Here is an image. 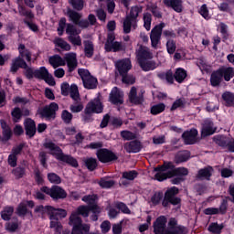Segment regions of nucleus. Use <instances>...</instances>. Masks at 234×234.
Instances as JSON below:
<instances>
[{
  "mask_svg": "<svg viewBox=\"0 0 234 234\" xmlns=\"http://www.w3.org/2000/svg\"><path fill=\"white\" fill-rule=\"evenodd\" d=\"M154 171L156 173L154 178L158 182H164V180L175 178V176L186 178L189 175L187 168L184 166L176 167L171 161H165L163 165L154 167Z\"/></svg>",
  "mask_w": 234,
  "mask_h": 234,
  "instance_id": "nucleus-1",
  "label": "nucleus"
},
{
  "mask_svg": "<svg viewBox=\"0 0 234 234\" xmlns=\"http://www.w3.org/2000/svg\"><path fill=\"white\" fill-rule=\"evenodd\" d=\"M180 193V189L176 186H171L166 191H157L151 197V202L154 206H158L162 203L163 207H169V206H180L182 198L176 197Z\"/></svg>",
  "mask_w": 234,
  "mask_h": 234,
  "instance_id": "nucleus-2",
  "label": "nucleus"
},
{
  "mask_svg": "<svg viewBox=\"0 0 234 234\" xmlns=\"http://www.w3.org/2000/svg\"><path fill=\"white\" fill-rule=\"evenodd\" d=\"M165 23L161 22L154 26L150 32V41L153 48H158L159 45H162V36L165 37L166 41L169 39L176 38V33L173 29H165Z\"/></svg>",
  "mask_w": 234,
  "mask_h": 234,
  "instance_id": "nucleus-3",
  "label": "nucleus"
},
{
  "mask_svg": "<svg viewBox=\"0 0 234 234\" xmlns=\"http://www.w3.org/2000/svg\"><path fill=\"white\" fill-rule=\"evenodd\" d=\"M43 145L45 149H49V151H51L50 154H52V156H55L57 160H59L60 162H65V164H68V165H70L71 167L76 168L80 166V164L78 163V160L76 158L72 157V155L63 154V150H61V148L53 142H46Z\"/></svg>",
  "mask_w": 234,
  "mask_h": 234,
  "instance_id": "nucleus-4",
  "label": "nucleus"
},
{
  "mask_svg": "<svg viewBox=\"0 0 234 234\" xmlns=\"http://www.w3.org/2000/svg\"><path fill=\"white\" fill-rule=\"evenodd\" d=\"M103 112V103L100 97L91 100L85 107L82 116V122L91 123L94 122L93 114H101Z\"/></svg>",
  "mask_w": 234,
  "mask_h": 234,
  "instance_id": "nucleus-5",
  "label": "nucleus"
},
{
  "mask_svg": "<svg viewBox=\"0 0 234 234\" xmlns=\"http://www.w3.org/2000/svg\"><path fill=\"white\" fill-rule=\"evenodd\" d=\"M153 59V53L147 49L140 48L137 53V63L144 72L156 69V62Z\"/></svg>",
  "mask_w": 234,
  "mask_h": 234,
  "instance_id": "nucleus-6",
  "label": "nucleus"
},
{
  "mask_svg": "<svg viewBox=\"0 0 234 234\" xmlns=\"http://www.w3.org/2000/svg\"><path fill=\"white\" fill-rule=\"evenodd\" d=\"M69 226L71 229V234H88L90 231V225L83 223V219L76 214L69 216Z\"/></svg>",
  "mask_w": 234,
  "mask_h": 234,
  "instance_id": "nucleus-7",
  "label": "nucleus"
},
{
  "mask_svg": "<svg viewBox=\"0 0 234 234\" xmlns=\"http://www.w3.org/2000/svg\"><path fill=\"white\" fill-rule=\"evenodd\" d=\"M144 12V7L142 5H133L130 9V14L126 16L123 20V32L124 34H131V28L133 27V23H136L138 21V16Z\"/></svg>",
  "mask_w": 234,
  "mask_h": 234,
  "instance_id": "nucleus-8",
  "label": "nucleus"
},
{
  "mask_svg": "<svg viewBox=\"0 0 234 234\" xmlns=\"http://www.w3.org/2000/svg\"><path fill=\"white\" fill-rule=\"evenodd\" d=\"M58 111L59 105L57 102H51L48 105H45L42 108H38L37 111V114H38L41 120L52 122L56 120V115Z\"/></svg>",
  "mask_w": 234,
  "mask_h": 234,
  "instance_id": "nucleus-9",
  "label": "nucleus"
},
{
  "mask_svg": "<svg viewBox=\"0 0 234 234\" xmlns=\"http://www.w3.org/2000/svg\"><path fill=\"white\" fill-rule=\"evenodd\" d=\"M40 191L48 195L52 200H63L67 197V191L58 185H53L51 187L44 186L40 188Z\"/></svg>",
  "mask_w": 234,
  "mask_h": 234,
  "instance_id": "nucleus-10",
  "label": "nucleus"
},
{
  "mask_svg": "<svg viewBox=\"0 0 234 234\" xmlns=\"http://www.w3.org/2000/svg\"><path fill=\"white\" fill-rule=\"evenodd\" d=\"M78 74L82 80L84 89L90 90L98 88V79L90 75V71H89V69H79Z\"/></svg>",
  "mask_w": 234,
  "mask_h": 234,
  "instance_id": "nucleus-11",
  "label": "nucleus"
},
{
  "mask_svg": "<svg viewBox=\"0 0 234 234\" xmlns=\"http://www.w3.org/2000/svg\"><path fill=\"white\" fill-rule=\"evenodd\" d=\"M96 156L101 164H112L118 160V155L110 149L101 148L97 150Z\"/></svg>",
  "mask_w": 234,
  "mask_h": 234,
  "instance_id": "nucleus-12",
  "label": "nucleus"
},
{
  "mask_svg": "<svg viewBox=\"0 0 234 234\" xmlns=\"http://www.w3.org/2000/svg\"><path fill=\"white\" fill-rule=\"evenodd\" d=\"M66 34L68 35V41L73 47H81V37H80V31L74 25L70 23L67 25Z\"/></svg>",
  "mask_w": 234,
  "mask_h": 234,
  "instance_id": "nucleus-13",
  "label": "nucleus"
},
{
  "mask_svg": "<svg viewBox=\"0 0 234 234\" xmlns=\"http://www.w3.org/2000/svg\"><path fill=\"white\" fill-rule=\"evenodd\" d=\"M165 234H187V228L184 225H178V220L171 218L168 221Z\"/></svg>",
  "mask_w": 234,
  "mask_h": 234,
  "instance_id": "nucleus-14",
  "label": "nucleus"
},
{
  "mask_svg": "<svg viewBox=\"0 0 234 234\" xmlns=\"http://www.w3.org/2000/svg\"><path fill=\"white\" fill-rule=\"evenodd\" d=\"M154 234H165L167 231V218L159 216L153 224Z\"/></svg>",
  "mask_w": 234,
  "mask_h": 234,
  "instance_id": "nucleus-15",
  "label": "nucleus"
},
{
  "mask_svg": "<svg viewBox=\"0 0 234 234\" xmlns=\"http://www.w3.org/2000/svg\"><path fill=\"white\" fill-rule=\"evenodd\" d=\"M24 129L26 132V136L28 140H32L37 133V128L36 127V121L32 118H26L24 121Z\"/></svg>",
  "mask_w": 234,
  "mask_h": 234,
  "instance_id": "nucleus-16",
  "label": "nucleus"
},
{
  "mask_svg": "<svg viewBox=\"0 0 234 234\" xmlns=\"http://www.w3.org/2000/svg\"><path fill=\"white\" fill-rule=\"evenodd\" d=\"M115 67L120 76H125V74H129V70L133 69V64L131 58H122L115 63Z\"/></svg>",
  "mask_w": 234,
  "mask_h": 234,
  "instance_id": "nucleus-17",
  "label": "nucleus"
},
{
  "mask_svg": "<svg viewBox=\"0 0 234 234\" xmlns=\"http://www.w3.org/2000/svg\"><path fill=\"white\" fill-rule=\"evenodd\" d=\"M215 126V123H213V121L207 119L202 123L201 127V136L202 138H207V136H211L217 133V128H213Z\"/></svg>",
  "mask_w": 234,
  "mask_h": 234,
  "instance_id": "nucleus-18",
  "label": "nucleus"
},
{
  "mask_svg": "<svg viewBox=\"0 0 234 234\" xmlns=\"http://www.w3.org/2000/svg\"><path fill=\"white\" fill-rule=\"evenodd\" d=\"M48 215L49 220H61L67 217V211L63 208H56L54 207H48Z\"/></svg>",
  "mask_w": 234,
  "mask_h": 234,
  "instance_id": "nucleus-19",
  "label": "nucleus"
},
{
  "mask_svg": "<svg viewBox=\"0 0 234 234\" xmlns=\"http://www.w3.org/2000/svg\"><path fill=\"white\" fill-rule=\"evenodd\" d=\"M130 103L133 105H143L144 101V92L138 94L136 87H132L128 95Z\"/></svg>",
  "mask_w": 234,
  "mask_h": 234,
  "instance_id": "nucleus-20",
  "label": "nucleus"
},
{
  "mask_svg": "<svg viewBox=\"0 0 234 234\" xmlns=\"http://www.w3.org/2000/svg\"><path fill=\"white\" fill-rule=\"evenodd\" d=\"M197 136H198V130L192 128L189 131H186L182 133V138L186 145H193L197 142Z\"/></svg>",
  "mask_w": 234,
  "mask_h": 234,
  "instance_id": "nucleus-21",
  "label": "nucleus"
},
{
  "mask_svg": "<svg viewBox=\"0 0 234 234\" xmlns=\"http://www.w3.org/2000/svg\"><path fill=\"white\" fill-rule=\"evenodd\" d=\"M64 61L67 63L69 72H74V70H76L78 68V58L76 53H67L64 56Z\"/></svg>",
  "mask_w": 234,
  "mask_h": 234,
  "instance_id": "nucleus-22",
  "label": "nucleus"
},
{
  "mask_svg": "<svg viewBox=\"0 0 234 234\" xmlns=\"http://www.w3.org/2000/svg\"><path fill=\"white\" fill-rule=\"evenodd\" d=\"M109 101L112 103V105H123V95L118 87H114L109 96Z\"/></svg>",
  "mask_w": 234,
  "mask_h": 234,
  "instance_id": "nucleus-23",
  "label": "nucleus"
},
{
  "mask_svg": "<svg viewBox=\"0 0 234 234\" xmlns=\"http://www.w3.org/2000/svg\"><path fill=\"white\" fill-rule=\"evenodd\" d=\"M124 149L126 153L136 154V153H140V151L144 149V144H142V142H140L139 140H133L129 143H126L124 145Z\"/></svg>",
  "mask_w": 234,
  "mask_h": 234,
  "instance_id": "nucleus-24",
  "label": "nucleus"
},
{
  "mask_svg": "<svg viewBox=\"0 0 234 234\" xmlns=\"http://www.w3.org/2000/svg\"><path fill=\"white\" fill-rule=\"evenodd\" d=\"M0 125L2 129V142H8L12 136V128H10V125H8V122L5 121V119L0 120Z\"/></svg>",
  "mask_w": 234,
  "mask_h": 234,
  "instance_id": "nucleus-25",
  "label": "nucleus"
},
{
  "mask_svg": "<svg viewBox=\"0 0 234 234\" xmlns=\"http://www.w3.org/2000/svg\"><path fill=\"white\" fill-rule=\"evenodd\" d=\"M213 176V166H206L197 171L196 178L197 180H211Z\"/></svg>",
  "mask_w": 234,
  "mask_h": 234,
  "instance_id": "nucleus-26",
  "label": "nucleus"
},
{
  "mask_svg": "<svg viewBox=\"0 0 234 234\" xmlns=\"http://www.w3.org/2000/svg\"><path fill=\"white\" fill-rule=\"evenodd\" d=\"M222 81H224V79H222V74L220 73V69H218L210 74V85L211 87H220L222 85Z\"/></svg>",
  "mask_w": 234,
  "mask_h": 234,
  "instance_id": "nucleus-27",
  "label": "nucleus"
},
{
  "mask_svg": "<svg viewBox=\"0 0 234 234\" xmlns=\"http://www.w3.org/2000/svg\"><path fill=\"white\" fill-rule=\"evenodd\" d=\"M221 77L224 81H231L232 78H234V68L233 67H226L221 66L218 68Z\"/></svg>",
  "mask_w": 234,
  "mask_h": 234,
  "instance_id": "nucleus-28",
  "label": "nucleus"
},
{
  "mask_svg": "<svg viewBox=\"0 0 234 234\" xmlns=\"http://www.w3.org/2000/svg\"><path fill=\"white\" fill-rule=\"evenodd\" d=\"M27 61H25V58H21V57H16L15 59H13V62L11 64V72L16 73L19 70V69H27Z\"/></svg>",
  "mask_w": 234,
  "mask_h": 234,
  "instance_id": "nucleus-29",
  "label": "nucleus"
},
{
  "mask_svg": "<svg viewBox=\"0 0 234 234\" xmlns=\"http://www.w3.org/2000/svg\"><path fill=\"white\" fill-rule=\"evenodd\" d=\"M163 3L167 8H173L177 14L182 12V0H163Z\"/></svg>",
  "mask_w": 234,
  "mask_h": 234,
  "instance_id": "nucleus-30",
  "label": "nucleus"
},
{
  "mask_svg": "<svg viewBox=\"0 0 234 234\" xmlns=\"http://www.w3.org/2000/svg\"><path fill=\"white\" fill-rule=\"evenodd\" d=\"M18 52V58H21L22 59L26 58V61H27V63H30V61H32V53L27 48L25 44H19Z\"/></svg>",
  "mask_w": 234,
  "mask_h": 234,
  "instance_id": "nucleus-31",
  "label": "nucleus"
},
{
  "mask_svg": "<svg viewBox=\"0 0 234 234\" xmlns=\"http://www.w3.org/2000/svg\"><path fill=\"white\" fill-rule=\"evenodd\" d=\"M157 78H159V80H165V81H167V83H170V85H173V83H175V73H173L172 69H168L166 70V72H159L157 74Z\"/></svg>",
  "mask_w": 234,
  "mask_h": 234,
  "instance_id": "nucleus-32",
  "label": "nucleus"
},
{
  "mask_svg": "<svg viewBox=\"0 0 234 234\" xmlns=\"http://www.w3.org/2000/svg\"><path fill=\"white\" fill-rule=\"evenodd\" d=\"M223 105L225 107H234V93L231 91H225L222 93Z\"/></svg>",
  "mask_w": 234,
  "mask_h": 234,
  "instance_id": "nucleus-33",
  "label": "nucleus"
},
{
  "mask_svg": "<svg viewBox=\"0 0 234 234\" xmlns=\"http://www.w3.org/2000/svg\"><path fill=\"white\" fill-rule=\"evenodd\" d=\"M187 78V71L184 68H177L174 73V80L177 83H184V80Z\"/></svg>",
  "mask_w": 234,
  "mask_h": 234,
  "instance_id": "nucleus-34",
  "label": "nucleus"
},
{
  "mask_svg": "<svg viewBox=\"0 0 234 234\" xmlns=\"http://www.w3.org/2000/svg\"><path fill=\"white\" fill-rule=\"evenodd\" d=\"M84 45V55L86 58H92L94 56V43L90 40H84L83 41Z\"/></svg>",
  "mask_w": 234,
  "mask_h": 234,
  "instance_id": "nucleus-35",
  "label": "nucleus"
},
{
  "mask_svg": "<svg viewBox=\"0 0 234 234\" xmlns=\"http://www.w3.org/2000/svg\"><path fill=\"white\" fill-rule=\"evenodd\" d=\"M90 213V207L81 205L78 207L76 212H72L71 215H76L77 217H83L84 218H87L89 217V214Z\"/></svg>",
  "mask_w": 234,
  "mask_h": 234,
  "instance_id": "nucleus-36",
  "label": "nucleus"
},
{
  "mask_svg": "<svg viewBox=\"0 0 234 234\" xmlns=\"http://www.w3.org/2000/svg\"><path fill=\"white\" fill-rule=\"evenodd\" d=\"M2 220L8 222L12 218V215H14V207L6 206L0 212Z\"/></svg>",
  "mask_w": 234,
  "mask_h": 234,
  "instance_id": "nucleus-37",
  "label": "nucleus"
},
{
  "mask_svg": "<svg viewBox=\"0 0 234 234\" xmlns=\"http://www.w3.org/2000/svg\"><path fill=\"white\" fill-rule=\"evenodd\" d=\"M213 140L217 145L222 147L223 149H226V147H229V141L226 135H216L214 136Z\"/></svg>",
  "mask_w": 234,
  "mask_h": 234,
  "instance_id": "nucleus-38",
  "label": "nucleus"
},
{
  "mask_svg": "<svg viewBox=\"0 0 234 234\" xmlns=\"http://www.w3.org/2000/svg\"><path fill=\"white\" fill-rule=\"evenodd\" d=\"M49 64L53 67V69H58V67H63L65 65V60L61 56L55 55L49 58Z\"/></svg>",
  "mask_w": 234,
  "mask_h": 234,
  "instance_id": "nucleus-39",
  "label": "nucleus"
},
{
  "mask_svg": "<svg viewBox=\"0 0 234 234\" xmlns=\"http://www.w3.org/2000/svg\"><path fill=\"white\" fill-rule=\"evenodd\" d=\"M219 32L221 34L223 43H226L228 39H229V27L226 25V23H219Z\"/></svg>",
  "mask_w": 234,
  "mask_h": 234,
  "instance_id": "nucleus-40",
  "label": "nucleus"
},
{
  "mask_svg": "<svg viewBox=\"0 0 234 234\" xmlns=\"http://www.w3.org/2000/svg\"><path fill=\"white\" fill-rule=\"evenodd\" d=\"M164 111H165V104L164 102L154 104L150 108V112L153 116H158V114H162Z\"/></svg>",
  "mask_w": 234,
  "mask_h": 234,
  "instance_id": "nucleus-41",
  "label": "nucleus"
},
{
  "mask_svg": "<svg viewBox=\"0 0 234 234\" xmlns=\"http://www.w3.org/2000/svg\"><path fill=\"white\" fill-rule=\"evenodd\" d=\"M106 52H122V50H125V47L122 44V42L115 41L108 48H105Z\"/></svg>",
  "mask_w": 234,
  "mask_h": 234,
  "instance_id": "nucleus-42",
  "label": "nucleus"
},
{
  "mask_svg": "<svg viewBox=\"0 0 234 234\" xmlns=\"http://www.w3.org/2000/svg\"><path fill=\"white\" fill-rule=\"evenodd\" d=\"M11 116L14 123H19L23 118V111L19 107H15L11 112Z\"/></svg>",
  "mask_w": 234,
  "mask_h": 234,
  "instance_id": "nucleus-43",
  "label": "nucleus"
},
{
  "mask_svg": "<svg viewBox=\"0 0 234 234\" xmlns=\"http://www.w3.org/2000/svg\"><path fill=\"white\" fill-rule=\"evenodd\" d=\"M54 44L56 45V47H58L59 48H61L62 50H66V52H69V50H70V48H72L70 47V44H69L67 41H65L63 38L61 37H58L54 40Z\"/></svg>",
  "mask_w": 234,
  "mask_h": 234,
  "instance_id": "nucleus-44",
  "label": "nucleus"
},
{
  "mask_svg": "<svg viewBox=\"0 0 234 234\" xmlns=\"http://www.w3.org/2000/svg\"><path fill=\"white\" fill-rule=\"evenodd\" d=\"M222 229H224V225L223 224L218 225V222L210 223L207 228V230L213 234H220L222 233Z\"/></svg>",
  "mask_w": 234,
  "mask_h": 234,
  "instance_id": "nucleus-45",
  "label": "nucleus"
},
{
  "mask_svg": "<svg viewBox=\"0 0 234 234\" xmlns=\"http://www.w3.org/2000/svg\"><path fill=\"white\" fill-rule=\"evenodd\" d=\"M84 165H86L88 171H95L98 167V160L94 157H89L85 159Z\"/></svg>",
  "mask_w": 234,
  "mask_h": 234,
  "instance_id": "nucleus-46",
  "label": "nucleus"
},
{
  "mask_svg": "<svg viewBox=\"0 0 234 234\" xmlns=\"http://www.w3.org/2000/svg\"><path fill=\"white\" fill-rule=\"evenodd\" d=\"M12 175H14L16 180H21V178L27 175V168L24 166H17L12 170Z\"/></svg>",
  "mask_w": 234,
  "mask_h": 234,
  "instance_id": "nucleus-47",
  "label": "nucleus"
},
{
  "mask_svg": "<svg viewBox=\"0 0 234 234\" xmlns=\"http://www.w3.org/2000/svg\"><path fill=\"white\" fill-rule=\"evenodd\" d=\"M46 76H48V69L45 66L40 67L38 69H35L36 80H43Z\"/></svg>",
  "mask_w": 234,
  "mask_h": 234,
  "instance_id": "nucleus-48",
  "label": "nucleus"
},
{
  "mask_svg": "<svg viewBox=\"0 0 234 234\" xmlns=\"http://www.w3.org/2000/svg\"><path fill=\"white\" fill-rule=\"evenodd\" d=\"M166 52L173 56L176 52V41L175 39L166 40Z\"/></svg>",
  "mask_w": 234,
  "mask_h": 234,
  "instance_id": "nucleus-49",
  "label": "nucleus"
},
{
  "mask_svg": "<svg viewBox=\"0 0 234 234\" xmlns=\"http://www.w3.org/2000/svg\"><path fill=\"white\" fill-rule=\"evenodd\" d=\"M69 96L74 101H78L80 100V90L78 89V85L71 84L69 89Z\"/></svg>",
  "mask_w": 234,
  "mask_h": 234,
  "instance_id": "nucleus-50",
  "label": "nucleus"
},
{
  "mask_svg": "<svg viewBox=\"0 0 234 234\" xmlns=\"http://www.w3.org/2000/svg\"><path fill=\"white\" fill-rule=\"evenodd\" d=\"M68 16L72 21V23H74V25H77L78 23H80L81 19V15L74 10H69Z\"/></svg>",
  "mask_w": 234,
  "mask_h": 234,
  "instance_id": "nucleus-51",
  "label": "nucleus"
},
{
  "mask_svg": "<svg viewBox=\"0 0 234 234\" xmlns=\"http://www.w3.org/2000/svg\"><path fill=\"white\" fill-rule=\"evenodd\" d=\"M138 178V172L136 170H129L122 173V179L133 181Z\"/></svg>",
  "mask_w": 234,
  "mask_h": 234,
  "instance_id": "nucleus-52",
  "label": "nucleus"
},
{
  "mask_svg": "<svg viewBox=\"0 0 234 234\" xmlns=\"http://www.w3.org/2000/svg\"><path fill=\"white\" fill-rule=\"evenodd\" d=\"M198 14H200V16L204 17L206 21H209V19H211V16H209V9L207 8V5L206 4H203L200 6Z\"/></svg>",
  "mask_w": 234,
  "mask_h": 234,
  "instance_id": "nucleus-53",
  "label": "nucleus"
},
{
  "mask_svg": "<svg viewBox=\"0 0 234 234\" xmlns=\"http://www.w3.org/2000/svg\"><path fill=\"white\" fill-rule=\"evenodd\" d=\"M144 27L147 32L151 30V23L153 21V16H151V13H144Z\"/></svg>",
  "mask_w": 234,
  "mask_h": 234,
  "instance_id": "nucleus-54",
  "label": "nucleus"
},
{
  "mask_svg": "<svg viewBox=\"0 0 234 234\" xmlns=\"http://www.w3.org/2000/svg\"><path fill=\"white\" fill-rule=\"evenodd\" d=\"M189 160V152L180 153L175 157L176 164H182Z\"/></svg>",
  "mask_w": 234,
  "mask_h": 234,
  "instance_id": "nucleus-55",
  "label": "nucleus"
},
{
  "mask_svg": "<svg viewBox=\"0 0 234 234\" xmlns=\"http://www.w3.org/2000/svg\"><path fill=\"white\" fill-rule=\"evenodd\" d=\"M48 180L50 184H56L57 186L61 184V177L56 173H48Z\"/></svg>",
  "mask_w": 234,
  "mask_h": 234,
  "instance_id": "nucleus-56",
  "label": "nucleus"
},
{
  "mask_svg": "<svg viewBox=\"0 0 234 234\" xmlns=\"http://www.w3.org/2000/svg\"><path fill=\"white\" fill-rule=\"evenodd\" d=\"M18 13L20 16H24L27 17L28 19H34V13L32 11H27V7L23 5H18Z\"/></svg>",
  "mask_w": 234,
  "mask_h": 234,
  "instance_id": "nucleus-57",
  "label": "nucleus"
},
{
  "mask_svg": "<svg viewBox=\"0 0 234 234\" xmlns=\"http://www.w3.org/2000/svg\"><path fill=\"white\" fill-rule=\"evenodd\" d=\"M97 198H98V196L96 195H86L81 198V200L82 202H85L86 204H88V206H94V204H96Z\"/></svg>",
  "mask_w": 234,
  "mask_h": 234,
  "instance_id": "nucleus-58",
  "label": "nucleus"
},
{
  "mask_svg": "<svg viewBox=\"0 0 234 234\" xmlns=\"http://www.w3.org/2000/svg\"><path fill=\"white\" fill-rule=\"evenodd\" d=\"M69 4L71 5L72 8L78 12H81V10H83V0H69Z\"/></svg>",
  "mask_w": 234,
  "mask_h": 234,
  "instance_id": "nucleus-59",
  "label": "nucleus"
},
{
  "mask_svg": "<svg viewBox=\"0 0 234 234\" xmlns=\"http://www.w3.org/2000/svg\"><path fill=\"white\" fill-rule=\"evenodd\" d=\"M179 107H181L182 109H184V107H186V101H184V99H176L171 108L170 111H176V109H179Z\"/></svg>",
  "mask_w": 234,
  "mask_h": 234,
  "instance_id": "nucleus-60",
  "label": "nucleus"
},
{
  "mask_svg": "<svg viewBox=\"0 0 234 234\" xmlns=\"http://www.w3.org/2000/svg\"><path fill=\"white\" fill-rule=\"evenodd\" d=\"M73 115L69 112L68 110H63L61 113V119L64 122V123H70L72 122Z\"/></svg>",
  "mask_w": 234,
  "mask_h": 234,
  "instance_id": "nucleus-61",
  "label": "nucleus"
},
{
  "mask_svg": "<svg viewBox=\"0 0 234 234\" xmlns=\"http://www.w3.org/2000/svg\"><path fill=\"white\" fill-rule=\"evenodd\" d=\"M121 136L123 140H136V133L127 130L122 131Z\"/></svg>",
  "mask_w": 234,
  "mask_h": 234,
  "instance_id": "nucleus-62",
  "label": "nucleus"
},
{
  "mask_svg": "<svg viewBox=\"0 0 234 234\" xmlns=\"http://www.w3.org/2000/svg\"><path fill=\"white\" fill-rule=\"evenodd\" d=\"M99 186L102 187V189H111L112 186H114V180H105L101 178L99 182Z\"/></svg>",
  "mask_w": 234,
  "mask_h": 234,
  "instance_id": "nucleus-63",
  "label": "nucleus"
},
{
  "mask_svg": "<svg viewBox=\"0 0 234 234\" xmlns=\"http://www.w3.org/2000/svg\"><path fill=\"white\" fill-rule=\"evenodd\" d=\"M228 199H222L218 207V215H226L228 213Z\"/></svg>",
  "mask_w": 234,
  "mask_h": 234,
  "instance_id": "nucleus-64",
  "label": "nucleus"
}]
</instances>
